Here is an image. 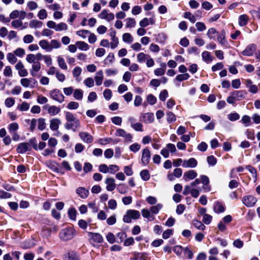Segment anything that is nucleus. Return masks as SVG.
I'll use <instances>...</instances> for the list:
<instances>
[{
    "label": "nucleus",
    "mask_w": 260,
    "mask_h": 260,
    "mask_svg": "<svg viewBox=\"0 0 260 260\" xmlns=\"http://www.w3.org/2000/svg\"><path fill=\"white\" fill-rule=\"evenodd\" d=\"M233 95L236 101H241L245 98L247 92L245 90H235L230 93Z\"/></svg>",
    "instance_id": "dca6fc26"
},
{
    "label": "nucleus",
    "mask_w": 260,
    "mask_h": 260,
    "mask_svg": "<svg viewBox=\"0 0 260 260\" xmlns=\"http://www.w3.org/2000/svg\"><path fill=\"white\" fill-rule=\"evenodd\" d=\"M226 32L224 29L221 31L220 34L217 37L218 42L223 46H226L228 42L225 40Z\"/></svg>",
    "instance_id": "4be33fe9"
},
{
    "label": "nucleus",
    "mask_w": 260,
    "mask_h": 260,
    "mask_svg": "<svg viewBox=\"0 0 260 260\" xmlns=\"http://www.w3.org/2000/svg\"><path fill=\"white\" fill-rule=\"evenodd\" d=\"M49 95L54 101L59 103H62L64 99V96L59 89H54L50 91Z\"/></svg>",
    "instance_id": "39448f33"
},
{
    "label": "nucleus",
    "mask_w": 260,
    "mask_h": 260,
    "mask_svg": "<svg viewBox=\"0 0 260 260\" xmlns=\"http://www.w3.org/2000/svg\"><path fill=\"white\" fill-rule=\"evenodd\" d=\"M176 151V148L174 144L169 143L167 145L166 147L164 148L160 152V154L165 158L169 156V152L174 153Z\"/></svg>",
    "instance_id": "0eeeda50"
},
{
    "label": "nucleus",
    "mask_w": 260,
    "mask_h": 260,
    "mask_svg": "<svg viewBox=\"0 0 260 260\" xmlns=\"http://www.w3.org/2000/svg\"><path fill=\"white\" fill-rule=\"evenodd\" d=\"M91 240L96 243H101L103 241V238L102 236L99 233H91Z\"/></svg>",
    "instance_id": "7c9ffc66"
},
{
    "label": "nucleus",
    "mask_w": 260,
    "mask_h": 260,
    "mask_svg": "<svg viewBox=\"0 0 260 260\" xmlns=\"http://www.w3.org/2000/svg\"><path fill=\"white\" fill-rule=\"evenodd\" d=\"M61 46V44L60 42L56 40H52L50 42V51L53 49H57L59 48Z\"/></svg>",
    "instance_id": "37998d69"
},
{
    "label": "nucleus",
    "mask_w": 260,
    "mask_h": 260,
    "mask_svg": "<svg viewBox=\"0 0 260 260\" xmlns=\"http://www.w3.org/2000/svg\"><path fill=\"white\" fill-rule=\"evenodd\" d=\"M66 260H79V254L75 251H72L69 252L65 255Z\"/></svg>",
    "instance_id": "b1692460"
},
{
    "label": "nucleus",
    "mask_w": 260,
    "mask_h": 260,
    "mask_svg": "<svg viewBox=\"0 0 260 260\" xmlns=\"http://www.w3.org/2000/svg\"><path fill=\"white\" fill-rule=\"evenodd\" d=\"M82 72V69L79 67H76L73 70V76L74 77L78 78Z\"/></svg>",
    "instance_id": "bf43d9fd"
},
{
    "label": "nucleus",
    "mask_w": 260,
    "mask_h": 260,
    "mask_svg": "<svg viewBox=\"0 0 260 260\" xmlns=\"http://www.w3.org/2000/svg\"><path fill=\"white\" fill-rule=\"evenodd\" d=\"M38 128L40 131H43L46 128L45 119L43 118H40L38 119Z\"/></svg>",
    "instance_id": "79ce46f5"
},
{
    "label": "nucleus",
    "mask_w": 260,
    "mask_h": 260,
    "mask_svg": "<svg viewBox=\"0 0 260 260\" xmlns=\"http://www.w3.org/2000/svg\"><path fill=\"white\" fill-rule=\"evenodd\" d=\"M79 103L76 102L72 101L68 103L67 108L70 110H76L79 108Z\"/></svg>",
    "instance_id": "3c124183"
},
{
    "label": "nucleus",
    "mask_w": 260,
    "mask_h": 260,
    "mask_svg": "<svg viewBox=\"0 0 260 260\" xmlns=\"http://www.w3.org/2000/svg\"><path fill=\"white\" fill-rule=\"evenodd\" d=\"M151 153L149 150L146 148L143 149L142 153L141 162L143 165H147L150 159Z\"/></svg>",
    "instance_id": "9d476101"
},
{
    "label": "nucleus",
    "mask_w": 260,
    "mask_h": 260,
    "mask_svg": "<svg viewBox=\"0 0 260 260\" xmlns=\"http://www.w3.org/2000/svg\"><path fill=\"white\" fill-rule=\"evenodd\" d=\"M104 78L103 72L102 70L99 71L94 77L95 84L97 86H100L102 84Z\"/></svg>",
    "instance_id": "393cba45"
},
{
    "label": "nucleus",
    "mask_w": 260,
    "mask_h": 260,
    "mask_svg": "<svg viewBox=\"0 0 260 260\" xmlns=\"http://www.w3.org/2000/svg\"><path fill=\"white\" fill-rule=\"evenodd\" d=\"M16 150L19 153H24L27 151L31 150L30 143L27 142L19 143L17 146Z\"/></svg>",
    "instance_id": "4468645a"
},
{
    "label": "nucleus",
    "mask_w": 260,
    "mask_h": 260,
    "mask_svg": "<svg viewBox=\"0 0 260 260\" xmlns=\"http://www.w3.org/2000/svg\"><path fill=\"white\" fill-rule=\"evenodd\" d=\"M15 69L18 71V74L20 77H25L28 75V72L24 68V66L21 61H19L15 65Z\"/></svg>",
    "instance_id": "f8f14e48"
},
{
    "label": "nucleus",
    "mask_w": 260,
    "mask_h": 260,
    "mask_svg": "<svg viewBox=\"0 0 260 260\" xmlns=\"http://www.w3.org/2000/svg\"><path fill=\"white\" fill-rule=\"evenodd\" d=\"M19 128V125L17 122L10 123L8 127V129L10 134L16 132Z\"/></svg>",
    "instance_id": "4c0bfd02"
},
{
    "label": "nucleus",
    "mask_w": 260,
    "mask_h": 260,
    "mask_svg": "<svg viewBox=\"0 0 260 260\" xmlns=\"http://www.w3.org/2000/svg\"><path fill=\"white\" fill-rule=\"evenodd\" d=\"M74 98L78 101H81L83 97V91L80 89H76L74 91Z\"/></svg>",
    "instance_id": "c756f323"
},
{
    "label": "nucleus",
    "mask_w": 260,
    "mask_h": 260,
    "mask_svg": "<svg viewBox=\"0 0 260 260\" xmlns=\"http://www.w3.org/2000/svg\"><path fill=\"white\" fill-rule=\"evenodd\" d=\"M212 219V216L209 214H206L204 215L202 221L205 224H209Z\"/></svg>",
    "instance_id": "052dcab7"
},
{
    "label": "nucleus",
    "mask_w": 260,
    "mask_h": 260,
    "mask_svg": "<svg viewBox=\"0 0 260 260\" xmlns=\"http://www.w3.org/2000/svg\"><path fill=\"white\" fill-rule=\"evenodd\" d=\"M39 44L42 49H45L47 51H50V43L46 40L40 41Z\"/></svg>",
    "instance_id": "473e14b6"
},
{
    "label": "nucleus",
    "mask_w": 260,
    "mask_h": 260,
    "mask_svg": "<svg viewBox=\"0 0 260 260\" xmlns=\"http://www.w3.org/2000/svg\"><path fill=\"white\" fill-rule=\"evenodd\" d=\"M192 223L194 227H196L198 230L203 231L205 229V225L199 220H194Z\"/></svg>",
    "instance_id": "a19ab883"
},
{
    "label": "nucleus",
    "mask_w": 260,
    "mask_h": 260,
    "mask_svg": "<svg viewBox=\"0 0 260 260\" xmlns=\"http://www.w3.org/2000/svg\"><path fill=\"white\" fill-rule=\"evenodd\" d=\"M184 17L188 19L191 23H194L196 21V17L190 12H186L184 13Z\"/></svg>",
    "instance_id": "864d4df0"
},
{
    "label": "nucleus",
    "mask_w": 260,
    "mask_h": 260,
    "mask_svg": "<svg viewBox=\"0 0 260 260\" xmlns=\"http://www.w3.org/2000/svg\"><path fill=\"white\" fill-rule=\"evenodd\" d=\"M57 62L59 67L62 70H67L68 68L67 65L63 57L61 56L57 57Z\"/></svg>",
    "instance_id": "ea45409f"
},
{
    "label": "nucleus",
    "mask_w": 260,
    "mask_h": 260,
    "mask_svg": "<svg viewBox=\"0 0 260 260\" xmlns=\"http://www.w3.org/2000/svg\"><path fill=\"white\" fill-rule=\"evenodd\" d=\"M115 135L117 137L123 138L125 142H132L133 135L130 133H127L123 129L117 128L116 130Z\"/></svg>",
    "instance_id": "423d86ee"
},
{
    "label": "nucleus",
    "mask_w": 260,
    "mask_h": 260,
    "mask_svg": "<svg viewBox=\"0 0 260 260\" xmlns=\"http://www.w3.org/2000/svg\"><path fill=\"white\" fill-rule=\"evenodd\" d=\"M256 49V45L254 44L248 45L242 52V54L244 56H250L253 55Z\"/></svg>",
    "instance_id": "1a4fd4ad"
},
{
    "label": "nucleus",
    "mask_w": 260,
    "mask_h": 260,
    "mask_svg": "<svg viewBox=\"0 0 260 260\" xmlns=\"http://www.w3.org/2000/svg\"><path fill=\"white\" fill-rule=\"evenodd\" d=\"M122 40L124 42L131 43L133 41V38L129 33H125L122 36Z\"/></svg>",
    "instance_id": "de8ad7c7"
},
{
    "label": "nucleus",
    "mask_w": 260,
    "mask_h": 260,
    "mask_svg": "<svg viewBox=\"0 0 260 260\" xmlns=\"http://www.w3.org/2000/svg\"><path fill=\"white\" fill-rule=\"evenodd\" d=\"M189 74L187 73H185V74H183L178 75L176 77L175 80L176 81L181 82L182 81L187 80L189 78Z\"/></svg>",
    "instance_id": "a18cd8bd"
},
{
    "label": "nucleus",
    "mask_w": 260,
    "mask_h": 260,
    "mask_svg": "<svg viewBox=\"0 0 260 260\" xmlns=\"http://www.w3.org/2000/svg\"><path fill=\"white\" fill-rule=\"evenodd\" d=\"M29 105L25 102H23L18 107V109L21 111H26L29 109Z\"/></svg>",
    "instance_id": "e2e57ef3"
},
{
    "label": "nucleus",
    "mask_w": 260,
    "mask_h": 260,
    "mask_svg": "<svg viewBox=\"0 0 260 260\" xmlns=\"http://www.w3.org/2000/svg\"><path fill=\"white\" fill-rule=\"evenodd\" d=\"M160 68H157L154 70V74L156 76H160L165 74L166 68V64L165 62H161L160 64Z\"/></svg>",
    "instance_id": "a878e982"
},
{
    "label": "nucleus",
    "mask_w": 260,
    "mask_h": 260,
    "mask_svg": "<svg viewBox=\"0 0 260 260\" xmlns=\"http://www.w3.org/2000/svg\"><path fill=\"white\" fill-rule=\"evenodd\" d=\"M43 23L37 20H32L29 23V26L30 28H40L42 26Z\"/></svg>",
    "instance_id": "58836bf2"
},
{
    "label": "nucleus",
    "mask_w": 260,
    "mask_h": 260,
    "mask_svg": "<svg viewBox=\"0 0 260 260\" xmlns=\"http://www.w3.org/2000/svg\"><path fill=\"white\" fill-rule=\"evenodd\" d=\"M125 21H126L125 26L127 28L134 27L136 24L135 19L132 18H127Z\"/></svg>",
    "instance_id": "e433bc0d"
},
{
    "label": "nucleus",
    "mask_w": 260,
    "mask_h": 260,
    "mask_svg": "<svg viewBox=\"0 0 260 260\" xmlns=\"http://www.w3.org/2000/svg\"><path fill=\"white\" fill-rule=\"evenodd\" d=\"M41 69V64L38 61H36L32 65V69L30 70V74L32 76H35L36 75V73L39 72Z\"/></svg>",
    "instance_id": "bb28decb"
},
{
    "label": "nucleus",
    "mask_w": 260,
    "mask_h": 260,
    "mask_svg": "<svg viewBox=\"0 0 260 260\" xmlns=\"http://www.w3.org/2000/svg\"><path fill=\"white\" fill-rule=\"evenodd\" d=\"M140 118V120L145 123H151L154 119L153 114L152 113H146L142 114Z\"/></svg>",
    "instance_id": "ddd939ff"
},
{
    "label": "nucleus",
    "mask_w": 260,
    "mask_h": 260,
    "mask_svg": "<svg viewBox=\"0 0 260 260\" xmlns=\"http://www.w3.org/2000/svg\"><path fill=\"white\" fill-rule=\"evenodd\" d=\"M105 183L106 184V189L108 191H112L114 190L116 187L115 180L111 177H108L106 179Z\"/></svg>",
    "instance_id": "f3484780"
},
{
    "label": "nucleus",
    "mask_w": 260,
    "mask_h": 260,
    "mask_svg": "<svg viewBox=\"0 0 260 260\" xmlns=\"http://www.w3.org/2000/svg\"><path fill=\"white\" fill-rule=\"evenodd\" d=\"M242 201L247 207H252L256 203L257 199L253 196L249 195L243 197Z\"/></svg>",
    "instance_id": "6e6552de"
},
{
    "label": "nucleus",
    "mask_w": 260,
    "mask_h": 260,
    "mask_svg": "<svg viewBox=\"0 0 260 260\" xmlns=\"http://www.w3.org/2000/svg\"><path fill=\"white\" fill-rule=\"evenodd\" d=\"M213 210L216 213H222L225 210V207L222 203L216 201L213 205Z\"/></svg>",
    "instance_id": "aec40b11"
},
{
    "label": "nucleus",
    "mask_w": 260,
    "mask_h": 260,
    "mask_svg": "<svg viewBox=\"0 0 260 260\" xmlns=\"http://www.w3.org/2000/svg\"><path fill=\"white\" fill-rule=\"evenodd\" d=\"M34 38L32 35H26L23 37V41L24 43L29 44L31 43L34 41Z\"/></svg>",
    "instance_id": "774afa93"
},
{
    "label": "nucleus",
    "mask_w": 260,
    "mask_h": 260,
    "mask_svg": "<svg viewBox=\"0 0 260 260\" xmlns=\"http://www.w3.org/2000/svg\"><path fill=\"white\" fill-rule=\"evenodd\" d=\"M47 26L49 28L54 29L56 31L67 30L68 28L67 24L64 22L56 24L54 21L52 20L47 22Z\"/></svg>",
    "instance_id": "20e7f679"
},
{
    "label": "nucleus",
    "mask_w": 260,
    "mask_h": 260,
    "mask_svg": "<svg viewBox=\"0 0 260 260\" xmlns=\"http://www.w3.org/2000/svg\"><path fill=\"white\" fill-rule=\"evenodd\" d=\"M77 211L75 208H71L68 211V215L70 218L75 220L76 219Z\"/></svg>",
    "instance_id": "13d9d810"
},
{
    "label": "nucleus",
    "mask_w": 260,
    "mask_h": 260,
    "mask_svg": "<svg viewBox=\"0 0 260 260\" xmlns=\"http://www.w3.org/2000/svg\"><path fill=\"white\" fill-rule=\"evenodd\" d=\"M65 118L67 122L64 124V127L67 129H72L75 132L80 127V120L76 118L71 112H65Z\"/></svg>",
    "instance_id": "f257e3e1"
},
{
    "label": "nucleus",
    "mask_w": 260,
    "mask_h": 260,
    "mask_svg": "<svg viewBox=\"0 0 260 260\" xmlns=\"http://www.w3.org/2000/svg\"><path fill=\"white\" fill-rule=\"evenodd\" d=\"M197 176V172L194 170H189L184 173L183 179L185 181H188L189 180H192Z\"/></svg>",
    "instance_id": "6ab92c4d"
},
{
    "label": "nucleus",
    "mask_w": 260,
    "mask_h": 260,
    "mask_svg": "<svg viewBox=\"0 0 260 260\" xmlns=\"http://www.w3.org/2000/svg\"><path fill=\"white\" fill-rule=\"evenodd\" d=\"M84 84L88 87H92L94 85V81L92 78L88 77L84 81Z\"/></svg>",
    "instance_id": "338daca9"
},
{
    "label": "nucleus",
    "mask_w": 260,
    "mask_h": 260,
    "mask_svg": "<svg viewBox=\"0 0 260 260\" xmlns=\"http://www.w3.org/2000/svg\"><path fill=\"white\" fill-rule=\"evenodd\" d=\"M38 17L41 20H43L47 17V13L46 10L41 9L38 13Z\"/></svg>",
    "instance_id": "680f3d73"
},
{
    "label": "nucleus",
    "mask_w": 260,
    "mask_h": 260,
    "mask_svg": "<svg viewBox=\"0 0 260 260\" xmlns=\"http://www.w3.org/2000/svg\"><path fill=\"white\" fill-rule=\"evenodd\" d=\"M140 145L137 143L133 144L129 147L130 150L134 153L138 152L140 149Z\"/></svg>",
    "instance_id": "69168bd1"
},
{
    "label": "nucleus",
    "mask_w": 260,
    "mask_h": 260,
    "mask_svg": "<svg viewBox=\"0 0 260 260\" xmlns=\"http://www.w3.org/2000/svg\"><path fill=\"white\" fill-rule=\"evenodd\" d=\"M167 120L168 123H171L175 121L176 119V116L171 112H167Z\"/></svg>",
    "instance_id": "8fccbe9b"
},
{
    "label": "nucleus",
    "mask_w": 260,
    "mask_h": 260,
    "mask_svg": "<svg viewBox=\"0 0 260 260\" xmlns=\"http://www.w3.org/2000/svg\"><path fill=\"white\" fill-rule=\"evenodd\" d=\"M99 17L102 19L106 20L107 21H111L114 19V14L112 13H108V10H103L99 15Z\"/></svg>",
    "instance_id": "9b49d317"
},
{
    "label": "nucleus",
    "mask_w": 260,
    "mask_h": 260,
    "mask_svg": "<svg viewBox=\"0 0 260 260\" xmlns=\"http://www.w3.org/2000/svg\"><path fill=\"white\" fill-rule=\"evenodd\" d=\"M14 54L16 56H17L19 57H22L25 55V50L21 48H18L16 49L14 52Z\"/></svg>",
    "instance_id": "0e129e2a"
},
{
    "label": "nucleus",
    "mask_w": 260,
    "mask_h": 260,
    "mask_svg": "<svg viewBox=\"0 0 260 260\" xmlns=\"http://www.w3.org/2000/svg\"><path fill=\"white\" fill-rule=\"evenodd\" d=\"M47 166L54 172L59 173L60 172L58 168L59 165L54 161H50L47 162Z\"/></svg>",
    "instance_id": "c85d7f7f"
},
{
    "label": "nucleus",
    "mask_w": 260,
    "mask_h": 260,
    "mask_svg": "<svg viewBox=\"0 0 260 260\" xmlns=\"http://www.w3.org/2000/svg\"><path fill=\"white\" fill-rule=\"evenodd\" d=\"M143 124L140 122H136L131 126L135 131L137 132H142L143 130Z\"/></svg>",
    "instance_id": "6e6d98bb"
},
{
    "label": "nucleus",
    "mask_w": 260,
    "mask_h": 260,
    "mask_svg": "<svg viewBox=\"0 0 260 260\" xmlns=\"http://www.w3.org/2000/svg\"><path fill=\"white\" fill-rule=\"evenodd\" d=\"M228 119L231 121H234L240 118V115L237 113H232L228 115Z\"/></svg>",
    "instance_id": "4d7b16f0"
},
{
    "label": "nucleus",
    "mask_w": 260,
    "mask_h": 260,
    "mask_svg": "<svg viewBox=\"0 0 260 260\" xmlns=\"http://www.w3.org/2000/svg\"><path fill=\"white\" fill-rule=\"evenodd\" d=\"M198 165L197 160L194 158H190L187 160H184L182 167L185 168H193L197 167Z\"/></svg>",
    "instance_id": "2eb2a0df"
},
{
    "label": "nucleus",
    "mask_w": 260,
    "mask_h": 260,
    "mask_svg": "<svg viewBox=\"0 0 260 260\" xmlns=\"http://www.w3.org/2000/svg\"><path fill=\"white\" fill-rule=\"evenodd\" d=\"M60 111V109L55 106H48V112L51 116H55Z\"/></svg>",
    "instance_id": "cd10ccee"
},
{
    "label": "nucleus",
    "mask_w": 260,
    "mask_h": 260,
    "mask_svg": "<svg viewBox=\"0 0 260 260\" xmlns=\"http://www.w3.org/2000/svg\"><path fill=\"white\" fill-rule=\"evenodd\" d=\"M140 176L144 181H147L150 178V174L147 170H143L140 172Z\"/></svg>",
    "instance_id": "603ef678"
},
{
    "label": "nucleus",
    "mask_w": 260,
    "mask_h": 260,
    "mask_svg": "<svg viewBox=\"0 0 260 260\" xmlns=\"http://www.w3.org/2000/svg\"><path fill=\"white\" fill-rule=\"evenodd\" d=\"M149 57V55L144 53H140L137 55V60L139 62L142 63L145 61Z\"/></svg>",
    "instance_id": "09e8293b"
},
{
    "label": "nucleus",
    "mask_w": 260,
    "mask_h": 260,
    "mask_svg": "<svg viewBox=\"0 0 260 260\" xmlns=\"http://www.w3.org/2000/svg\"><path fill=\"white\" fill-rule=\"evenodd\" d=\"M76 193L82 199L86 198L89 194V191L82 187H78L76 189Z\"/></svg>",
    "instance_id": "5701e85b"
},
{
    "label": "nucleus",
    "mask_w": 260,
    "mask_h": 260,
    "mask_svg": "<svg viewBox=\"0 0 260 260\" xmlns=\"http://www.w3.org/2000/svg\"><path fill=\"white\" fill-rule=\"evenodd\" d=\"M76 45L78 46V48L83 51H86L89 49V45L83 41H77L76 43Z\"/></svg>",
    "instance_id": "c9c22d12"
},
{
    "label": "nucleus",
    "mask_w": 260,
    "mask_h": 260,
    "mask_svg": "<svg viewBox=\"0 0 260 260\" xmlns=\"http://www.w3.org/2000/svg\"><path fill=\"white\" fill-rule=\"evenodd\" d=\"M202 57L203 60L207 63L210 62L212 60V57L208 51H204L202 54Z\"/></svg>",
    "instance_id": "f704fd0d"
},
{
    "label": "nucleus",
    "mask_w": 260,
    "mask_h": 260,
    "mask_svg": "<svg viewBox=\"0 0 260 260\" xmlns=\"http://www.w3.org/2000/svg\"><path fill=\"white\" fill-rule=\"evenodd\" d=\"M79 135L84 143H91L93 140L92 136L87 132H80Z\"/></svg>",
    "instance_id": "a211bd4d"
},
{
    "label": "nucleus",
    "mask_w": 260,
    "mask_h": 260,
    "mask_svg": "<svg viewBox=\"0 0 260 260\" xmlns=\"http://www.w3.org/2000/svg\"><path fill=\"white\" fill-rule=\"evenodd\" d=\"M162 204L158 203L156 205L151 206L150 208V211L152 214H157L162 209Z\"/></svg>",
    "instance_id": "2f4dec72"
},
{
    "label": "nucleus",
    "mask_w": 260,
    "mask_h": 260,
    "mask_svg": "<svg viewBox=\"0 0 260 260\" xmlns=\"http://www.w3.org/2000/svg\"><path fill=\"white\" fill-rule=\"evenodd\" d=\"M50 128L52 131H56L59 127L61 121L58 118H53L50 121Z\"/></svg>",
    "instance_id": "412c9836"
},
{
    "label": "nucleus",
    "mask_w": 260,
    "mask_h": 260,
    "mask_svg": "<svg viewBox=\"0 0 260 260\" xmlns=\"http://www.w3.org/2000/svg\"><path fill=\"white\" fill-rule=\"evenodd\" d=\"M7 58L9 62L11 64H14L16 62L17 59L16 57V55L11 53H8Z\"/></svg>",
    "instance_id": "49530a36"
},
{
    "label": "nucleus",
    "mask_w": 260,
    "mask_h": 260,
    "mask_svg": "<svg viewBox=\"0 0 260 260\" xmlns=\"http://www.w3.org/2000/svg\"><path fill=\"white\" fill-rule=\"evenodd\" d=\"M140 217V212L135 210H128L126 214L123 217V221L124 222L130 223L132 219H137Z\"/></svg>",
    "instance_id": "7ed1b4c3"
},
{
    "label": "nucleus",
    "mask_w": 260,
    "mask_h": 260,
    "mask_svg": "<svg viewBox=\"0 0 260 260\" xmlns=\"http://www.w3.org/2000/svg\"><path fill=\"white\" fill-rule=\"evenodd\" d=\"M117 189L120 193L125 194L127 191V187L125 184L120 183L118 185Z\"/></svg>",
    "instance_id": "c03bdc74"
},
{
    "label": "nucleus",
    "mask_w": 260,
    "mask_h": 260,
    "mask_svg": "<svg viewBox=\"0 0 260 260\" xmlns=\"http://www.w3.org/2000/svg\"><path fill=\"white\" fill-rule=\"evenodd\" d=\"M150 211L146 209H143L141 211L142 215L144 218H148L149 217L152 218V220L154 219V217L151 215ZM151 220V219H150Z\"/></svg>",
    "instance_id": "5fc2aeb1"
},
{
    "label": "nucleus",
    "mask_w": 260,
    "mask_h": 260,
    "mask_svg": "<svg viewBox=\"0 0 260 260\" xmlns=\"http://www.w3.org/2000/svg\"><path fill=\"white\" fill-rule=\"evenodd\" d=\"M248 17L247 15H241L239 16V24L241 26H245L248 22Z\"/></svg>",
    "instance_id": "72a5a7b5"
},
{
    "label": "nucleus",
    "mask_w": 260,
    "mask_h": 260,
    "mask_svg": "<svg viewBox=\"0 0 260 260\" xmlns=\"http://www.w3.org/2000/svg\"><path fill=\"white\" fill-rule=\"evenodd\" d=\"M76 235L75 230L72 227H68L61 230L59 237L61 240L67 241L72 239Z\"/></svg>",
    "instance_id": "f03ea898"
}]
</instances>
